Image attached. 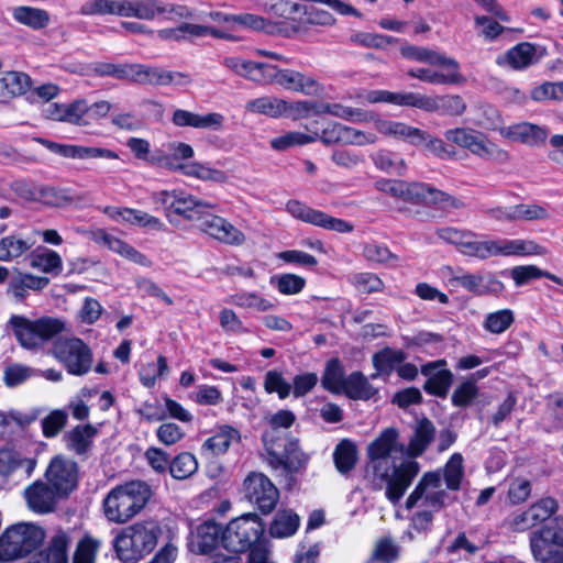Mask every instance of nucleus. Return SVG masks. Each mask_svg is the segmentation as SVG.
<instances>
[{"label": "nucleus", "instance_id": "21", "mask_svg": "<svg viewBox=\"0 0 563 563\" xmlns=\"http://www.w3.org/2000/svg\"><path fill=\"white\" fill-rule=\"evenodd\" d=\"M140 0H88L81 8L84 15H117L139 19Z\"/></svg>", "mask_w": 563, "mask_h": 563}, {"label": "nucleus", "instance_id": "8", "mask_svg": "<svg viewBox=\"0 0 563 563\" xmlns=\"http://www.w3.org/2000/svg\"><path fill=\"white\" fill-rule=\"evenodd\" d=\"M35 551V522H16L0 536V561L25 558Z\"/></svg>", "mask_w": 563, "mask_h": 563}, {"label": "nucleus", "instance_id": "62", "mask_svg": "<svg viewBox=\"0 0 563 563\" xmlns=\"http://www.w3.org/2000/svg\"><path fill=\"white\" fill-rule=\"evenodd\" d=\"M101 542L90 536H85L77 544L74 563H95Z\"/></svg>", "mask_w": 563, "mask_h": 563}, {"label": "nucleus", "instance_id": "55", "mask_svg": "<svg viewBox=\"0 0 563 563\" xmlns=\"http://www.w3.org/2000/svg\"><path fill=\"white\" fill-rule=\"evenodd\" d=\"M168 373V364L165 356L159 355L157 362H148L141 366L139 375L141 383L146 387H153L159 377Z\"/></svg>", "mask_w": 563, "mask_h": 563}, {"label": "nucleus", "instance_id": "29", "mask_svg": "<svg viewBox=\"0 0 563 563\" xmlns=\"http://www.w3.org/2000/svg\"><path fill=\"white\" fill-rule=\"evenodd\" d=\"M444 365L445 361H437L422 365L421 373L428 376L423 386L428 394L438 397L446 396L453 380V375L449 369L440 368Z\"/></svg>", "mask_w": 563, "mask_h": 563}, {"label": "nucleus", "instance_id": "20", "mask_svg": "<svg viewBox=\"0 0 563 563\" xmlns=\"http://www.w3.org/2000/svg\"><path fill=\"white\" fill-rule=\"evenodd\" d=\"M369 121L373 122L377 133L384 137L395 139L418 146L424 137V131L401 121L385 119L372 112Z\"/></svg>", "mask_w": 563, "mask_h": 563}, {"label": "nucleus", "instance_id": "28", "mask_svg": "<svg viewBox=\"0 0 563 563\" xmlns=\"http://www.w3.org/2000/svg\"><path fill=\"white\" fill-rule=\"evenodd\" d=\"M547 249L528 239H494V257L508 256H543Z\"/></svg>", "mask_w": 563, "mask_h": 563}, {"label": "nucleus", "instance_id": "3", "mask_svg": "<svg viewBox=\"0 0 563 563\" xmlns=\"http://www.w3.org/2000/svg\"><path fill=\"white\" fill-rule=\"evenodd\" d=\"M265 525L256 514H245L229 522L223 532L224 552L212 555L211 563H242L239 555L262 541Z\"/></svg>", "mask_w": 563, "mask_h": 563}, {"label": "nucleus", "instance_id": "23", "mask_svg": "<svg viewBox=\"0 0 563 563\" xmlns=\"http://www.w3.org/2000/svg\"><path fill=\"white\" fill-rule=\"evenodd\" d=\"M274 82L286 90L303 93L306 96H320L324 87L312 76L291 69H278L276 67Z\"/></svg>", "mask_w": 563, "mask_h": 563}, {"label": "nucleus", "instance_id": "32", "mask_svg": "<svg viewBox=\"0 0 563 563\" xmlns=\"http://www.w3.org/2000/svg\"><path fill=\"white\" fill-rule=\"evenodd\" d=\"M356 99L361 103H391L401 107L416 108L417 92H393L388 90H362L357 92Z\"/></svg>", "mask_w": 563, "mask_h": 563}, {"label": "nucleus", "instance_id": "50", "mask_svg": "<svg viewBox=\"0 0 563 563\" xmlns=\"http://www.w3.org/2000/svg\"><path fill=\"white\" fill-rule=\"evenodd\" d=\"M463 456L460 453H454L445 463L442 475L448 489L459 490L464 478ZM441 474L440 472H438Z\"/></svg>", "mask_w": 563, "mask_h": 563}, {"label": "nucleus", "instance_id": "25", "mask_svg": "<svg viewBox=\"0 0 563 563\" xmlns=\"http://www.w3.org/2000/svg\"><path fill=\"white\" fill-rule=\"evenodd\" d=\"M405 200L438 205L441 208H460L462 202L456 198L423 183L406 181Z\"/></svg>", "mask_w": 563, "mask_h": 563}, {"label": "nucleus", "instance_id": "18", "mask_svg": "<svg viewBox=\"0 0 563 563\" xmlns=\"http://www.w3.org/2000/svg\"><path fill=\"white\" fill-rule=\"evenodd\" d=\"M434 66H440L444 70L419 67L408 70L407 74L409 77L433 85H460L465 81L460 73V65L454 58L444 56V60H438Z\"/></svg>", "mask_w": 563, "mask_h": 563}, {"label": "nucleus", "instance_id": "12", "mask_svg": "<svg viewBox=\"0 0 563 563\" xmlns=\"http://www.w3.org/2000/svg\"><path fill=\"white\" fill-rule=\"evenodd\" d=\"M533 558L540 563H563V527L547 526L530 537Z\"/></svg>", "mask_w": 563, "mask_h": 563}, {"label": "nucleus", "instance_id": "46", "mask_svg": "<svg viewBox=\"0 0 563 563\" xmlns=\"http://www.w3.org/2000/svg\"><path fill=\"white\" fill-rule=\"evenodd\" d=\"M227 302L242 309H251L258 312H266L275 308L274 302L253 291L234 294L227 299Z\"/></svg>", "mask_w": 563, "mask_h": 563}, {"label": "nucleus", "instance_id": "44", "mask_svg": "<svg viewBox=\"0 0 563 563\" xmlns=\"http://www.w3.org/2000/svg\"><path fill=\"white\" fill-rule=\"evenodd\" d=\"M434 434L433 423L428 419L420 420L408 444V454L412 457L421 455L433 440Z\"/></svg>", "mask_w": 563, "mask_h": 563}, {"label": "nucleus", "instance_id": "59", "mask_svg": "<svg viewBox=\"0 0 563 563\" xmlns=\"http://www.w3.org/2000/svg\"><path fill=\"white\" fill-rule=\"evenodd\" d=\"M168 155L162 156L157 162L169 169L170 164H183L181 161L194 157L195 151L191 145L184 142H172L167 145Z\"/></svg>", "mask_w": 563, "mask_h": 563}, {"label": "nucleus", "instance_id": "15", "mask_svg": "<svg viewBox=\"0 0 563 563\" xmlns=\"http://www.w3.org/2000/svg\"><path fill=\"white\" fill-rule=\"evenodd\" d=\"M131 81L141 85L184 87L192 82L188 73L172 71L162 67L132 64Z\"/></svg>", "mask_w": 563, "mask_h": 563}, {"label": "nucleus", "instance_id": "42", "mask_svg": "<svg viewBox=\"0 0 563 563\" xmlns=\"http://www.w3.org/2000/svg\"><path fill=\"white\" fill-rule=\"evenodd\" d=\"M299 516L290 509H282L276 512L269 533L274 538H288L296 533L299 527Z\"/></svg>", "mask_w": 563, "mask_h": 563}, {"label": "nucleus", "instance_id": "1", "mask_svg": "<svg viewBox=\"0 0 563 563\" xmlns=\"http://www.w3.org/2000/svg\"><path fill=\"white\" fill-rule=\"evenodd\" d=\"M397 453H404V445L398 442V431L394 428L385 429L367 448L368 468L375 479L386 483L385 495L393 504L401 499L419 473V464L413 460L396 465Z\"/></svg>", "mask_w": 563, "mask_h": 563}, {"label": "nucleus", "instance_id": "47", "mask_svg": "<svg viewBox=\"0 0 563 563\" xmlns=\"http://www.w3.org/2000/svg\"><path fill=\"white\" fill-rule=\"evenodd\" d=\"M371 157L375 167L384 173L404 175L407 169L405 159L391 151L379 150Z\"/></svg>", "mask_w": 563, "mask_h": 563}, {"label": "nucleus", "instance_id": "41", "mask_svg": "<svg viewBox=\"0 0 563 563\" xmlns=\"http://www.w3.org/2000/svg\"><path fill=\"white\" fill-rule=\"evenodd\" d=\"M97 429L91 424L77 426L65 434L66 446L78 455L86 454L90 449Z\"/></svg>", "mask_w": 563, "mask_h": 563}, {"label": "nucleus", "instance_id": "17", "mask_svg": "<svg viewBox=\"0 0 563 563\" xmlns=\"http://www.w3.org/2000/svg\"><path fill=\"white\" fill-rule=\"evenodd\" d=\"M442 272L451 285L461 286L475 295L497 294L504 289V284L492 273L470 274L461 272L457 274L451 266H444Z\"/></svg>", "mask_w": 563, "mask_h": 563}, {"label": "nucleus", "instance_id": "45", "mask_svg": "<svg viewBox=\"0 0 563 563\" xmlns=\"http://www.w3.org/2000/svg\"><path fill=\"white\" fill-rule=\"evenodd\" d=\"M375 393V388L367 378L362 373L354 372L346 377L341 394H345L352 399H369Z\"/></svg>", "mask_w": 563, "mask_h": 563}, {"label": "nucleus", "instance_id": "52", "mask_svg": "<svg viewBox=\"0 0 563 563\" xmlns=\"http://www.w3.org/2000/svg\"><path fill=\"white\" fill-rule=\"evenodd\" d=\"M318 115H320V101L318 100H286L285 118L297 121Z\"/></svg>", "mask_w": 563, "mask_h": 563}, {"label": "nucleus", "instance_id": "43", "mask_svg": "<svg viewBox=\"0 0 563 563\" xmlns=\"http://www.w3.org/2000/svg\"><path fill=\"white\" fill-rule=\"evenodd\" d=\"M286 100L273 96H263L250 100L245 108L249 112L271 118H280L285 114Z\"/></svg>", "mask_w": 563, "mask_h": 563}, {"label": "nucleus", "instance_id": "2", "mask_svg": "<svg viewBox=\"0 0 563 563\" xmlns=\"http://www.w3.org/2000/svg\"><path fill=\"white\" fill-rule=\"evenodd\" d=\"M449 494L442 488L439 473H427L406 500V508H420L411 518V528L427 532L432 527L433 514L446 504Z\"/></svg>", "mask_w": 563, "mask_h": 563}, {"label": "nucleus", "instance_id": "49", "mask_svg": "<svg viewBox=\"0 0 563 563\" xmlns=\"http://www.w3.org/2000/svg\"><path fill=\"white\" fill-rule=\"evenodd\" d=\"M241 30L265 32L268 34H274L278 31L276 23L253 13L235 14V32Z\"/></svg>", "mask_w": 563, "mask_h": 563}, {"label": "nucleus", "instance_id": "63", "mask_svg": "<svg viewBox=\"0 0 563 563\" xmlns=\"http://www.w3.org/2000/svg\"><path fill=\"white\" fill-rule=\"evenodd\" d=\"M33 368L19 363H11L4 367L3 382L8 387H16L33 376Z\"/></svg>", "mask_w": 563, "mask_h": 563}, {"label": "nucleus", "instance_id": "7", "mask_svg": "<svg viewBox=\"0 0 563 563\" xmlns=\"http://www.w3.org/2000/svg\"><path fill=\"white\" fill-rule=\"evenodd\" d=\"M437 235L442 241L455 246L463 256L485 261L494 257V239L478 235L471 230L441 228Z\"/></svg>", "mask_w": 563, "mask_h": 563}, {"label": "nucleus", "instance_id": "48", "mask_svg": "<svg viewBox=\"0 0 563 563\" xmlns=\"http://www.w3.org/2000/svg\"><path fill=\"white\" fill-rule=\"evenodd\" d=\"M345 379L346 377L344 375V369L340 360H330L325 365L321 378L323 388L333 394H341Z\"/></svg>", "mask_w": 563, "mask_h": 563}, {"label": "nucleus", "instance_id": "40", "mask_svg": "<svg viewBox=\"0 0 563 563\" xmlns=\"http://www.w3.org/2000/svg\"><path fill=\"white\" fill-rule=\"evenodd\" d=\"M68 537L64 532L54 534L48 545L41 551L37 563H68Z\"/></svg>", "mask_w": 563, "mask_h": 563}, {"label": "nucleus", "instance_id": "35", "mask_svg": "<svg viewBox=\"0 0 563 563\" xmlns=\"http://www.w3.org/2000/svg\"><path fill=\"white\" fill-rule=\"evenodd\" d=\"M536 57V46L523 42L508 49L504 55L497 57L499 66H509L512 69H523L532 64Z\"/></svg>", "mask_w": 563, "mask_h": 563}, {"label": "nucleus", "instance_id": "34", "mask_svg": "<svg viewBox=\"0 0 563 563\" xmlns=\"http://www.w3.org/2000/svg\"><path fill=\"white\" fill-rule=\"evenodd\" d=\"M169 170L179 172L187 177H194L202 181L222 184L228 180V176L224 172L196 161L177 165L170 164Z\"/></svg>", "mask_w": 563, "mask_h": 563}, {"label": "nucleus", "instance_id": "13", "mask_svg": "<svg viewBox=\"0 0 563 563\" xmlns=\"http://www.w3.org/2000/svg\"><path fill=\"white\" fill-rule=\"evenodd\" d=\"M285 209L292 218L324 230L335 231L338 233H350L353 231V225L350 222L331 217L299 200L292 199L287 201Z\"/></svg>", "mask_w": 563, "mask_h": 563}, {"label": "nucleus", "instance_id": "54", "mask_svg": "<svg viewBox=\"0 0 563 563\" xmlns=\"http://www.w3.org/2000/svg\"><path fill=\"white\" fill-rule=\"evenodd\" d=\"M198 470V462L194 454L183 452L169 464V473L175 479H187Z\"/></svg>", "mask_w": 563, "mask_h": 563}, {"label": "nucleus", "instance_id": "58", "mask_svg": "<svg viewBox=\"0 0 563 563\" xmlns=\"http://www.w3.org/2000/svg\"><path fill=\"white\" fill-rule=\"evenodd\" d=\"M353 126H349L339 122H332L323 129L319 137L324 144L340 143L350 145Z\"/></svg>", "mask_w": 563, "mask_h": 563}, {"label": "nucleus", "instance_id": "60", "mask_svg": "<svg viewBox=\"0 0 563 563\" xmlns=\"http://www.w3.org/2000/svg\"><path fill=\"white\" fill-rule=\"evenodd\" d=\"M406 354L401 350L386 347L374 354L373 365L377 372L384 373L390 371L396 364L405 361Z\"/></svg>", "mask_w": 563, "mask_h": 563}, {"label": "nucleus", "instance_id": "22", "mask_svg": "<svg viewBox=\"0 0 563 563\" xmlns=\"http://www.w3.org/2000/svg\"><path fill=\"white\" fill-rule=\"evenodd\" d=\"M37 143L44 145L52 153L57 154L59 156L73 159H93V158H104V159H118L119 155L117 152L98 146H84L76 144H62L52 142L48 140L37 139Z\"/></svg>", "mask_w": 563, "mask_h": 563}, {"label": "nucleus", "instance_id": "16", "mask_svg": "<svg viewBox=\"0 0 563 563\" xmlns=\"http://www.w3.org/2000/svg\"><path fill=\"white\" fill-rule=\"evenodd\" d=\"M223 532L222 528L216 522L207 521L199 525L191 531L188 539L190 552L208 555L209 563H211L212 555L219 552L225 553L222 542Z\"/></svg>", "mask_w": 563, "mask_h": 563}, {"label": "nucleus", "instance_id": "30", "mask_svg": "<svg viewBox=\"0 0 563 563\" xmlns=\"http://www.w3.org/2000/svg\"><path fill=\"white\" fill-rule=\"evenodd\" d=\"M225 119L219 112H209L206 114L195 113L184 109H177L172 115V122L176 126L196 128V129H211L219 131L223 128Z\"/></svg>", "mask_w": 563, "mask_h": 563}, {"label": "nucleus", "instance_id": "33", "mask_svg": "<svg viewBox=\"0 0 563 563\" xmlns=\"http://www.w3.org/2000/svg\"><path fill=\"white\" fill-rule=\"evenodd\" d=\"M64 269L60 255L45 246H37V271L47 275L46 277L37 276V290L46 287L49 278L58 277Z\"/></svg>", "mask_w": 563, "mask_h": 563}, {"label": "nucleus", "instance_id": "10", "mask_svg": "<svg viewBox=\"0 0 563 563\" xmlns=\"http://www.w3.org/2000/svg\"><path fill=\"white\" fill-rule=\"evenodd\" d=\"M444 136L448 142L465 148L484 159L503 161L508 156L506 151L489 141L485 134L470 128L449 129L445 131Z\"/></svg>", "mask_w": 563, "mask_h": 563}, {"label": "nucleus", "instance_id": "64", "mask_svg": "<svg viewBox=\"0 0 563 563\" xmlns=\"http://www.w3.org/2000/svg\"><path fill=\"white\" fill-rule=\"evenodd\" d=\"M264 389L268 394L276 393L280 399H286L291 394V385L278 371H268L265 374Z\"/></svg>", "mask_w": 563, "mask_h": 563}, {"label": "nucleus", "instance_id": "9", "mask_svg": "<svg viewBox=\"0 0 563 563\" xmlns=\"http://www.w3.org/2000/svg\"><path fill=\"white\" fill-rule=\"evenodd\" d=\"M53 355L75 376H84L92 367V351L79 338L58 339L53 344Z\"/></svg>", "mask_w": 563, "mask_h": 563}, {"label": "nucleus", "instance_id": "31", "mask_svg": "<svg viewBox=\"0 0 563 563\" xmlns=\"http://www.w3.org/2000/svg\"><path fill=\"white\" fill-rule=\"evenodd\" d=\"M499 133L503 137L514 142H520L529 146H538L548 137L547 129L529 122H521L501 128Z\"/></svg>", "mask_w": 563, "mask_h": 563}, {"label": "nucleus", "instance_id": "56", "mask_svg": "<svg viewBox=\"0 0 563 563\" xmlns=\"http://www.w3.org/2000/svg\"><path fill=\"white\" fill-rule=\"evenodd\" d=\"M515 321V316L510 309H501L490 312L486 316L484 321V329L494 334L505 332Z\"/></svg>", "mask_w": 563, "mask_h": 563}, {"label": "nucleus", "instance_id": "61", "mask_svg": "<svg viewBox=\"0 0 563 563\" xmlns=\"http://www.w3.org/2000/svg\"><path fill=\"white\" fill-rule=\"evenodd\" d=\"M87 112L88 102L85 99H76L70 103H65L64 122L79 126L89 125Z\"/></svg>", "mask_w": 563, "mask_h": 563}, {"label": "nucleus", "instance_id": "37", "mask_svg": "<svg viewBox=\"0 0 563 563\" xmlns=\"http://www.w3.org/2000/svg\"><path fill=\"white\" fill-rule=\"evenodd\" d=\"M35 415H23L18 411L0 412V438L12 440L14 435L23 433L34 421Z\"/></svg>", "mask_w": 563, "mask_h": 563}, {"label": "nucleus", "instance_id": "19", "mask_svg": "<svg viewBox=\"0 0 563 563\" xmlns=\"http://www.w3.org/2000/svg\"><path fill=\"white\" fill-rule=\"evenodd\" d=\"M265 449L267 464L275 470L283 468L286 472H298L309 461V456L301 451L297 440L287 441L283 453L275 451L273 443L267 440H265Z\"/></svg>", "mask_w": 563, "mask_h": 563}, {"label": "nucleus", "instance_id": "14", "mask_svg": "<svg viewBox=\"0 0 563 563\" xmlns=\"http://www.w3.org/2000/svg\"><path fill=\"white\" fill-rule=\"evenodd\" d=\"M45 479L55 494L68 496L78 484V465L70 459L56 455L45 471Z\"/></svg>", "mask_w": 563, "mask_h": 563}, {"label": "nucleus", "instance_id": "39", "mask_svg": "<svg viewBox=\"0 0 563 563\" xmlns=\"http://www.w3.org/2000/svg\"><path fill=\"white\" fill-rule=\"evenodd\" d=\"M329 114L355 123L369 122L372 112L339 102L320 101V115Z\"/></svg>", "mask_w": 563, "mask_h": 563}, {"label": "nucleus", "instance_id": "26", "mask_svg": "<svg viewBox=\"0 0 563 563\" xmlns=\"http://www.w3.org/2000/svg\"><path fill=\"white\" fill-rule=\"evenodd\" d=\"M199 229L214 240L229 245L238 246L245 242V234L241 230L227 219L210 212L207 214L206 220L199 224Z\"/></svg>", "mask_w": 563, "mask_h": 563}, {"label": "nucleus", "instance_id": "4", "mask_svg": "<svg viewBox=\"0 0 563 563\" xmlns=\"http://www.w3.org/2000/svg\"><path fill=\"white\" fill-rule=\"evenodd\" d=\"M162 534L156 520H143L121 530L113 541L117 556L122 562H137L157 545Z\"/></svg>", "mask_w": 563, "mask_h": 563}, {"label": "nucleus", "instance_id": "36", "mask_svg": "<svg viewBox=\"0 0 563 563\" xmlns=\"http://www.w3.org/2000/svg\"><path fill=\"white\" fill-rule=\"evenodd\" d=\"M31 85L29 75L21 71H7L0 77V99L7 101L24 95Z\"/></svg>", "mask_w": 563, "mask_h": 563}, {"label": "nucleus", "instance_id": "27", "mask_svg": "<svg viewBox=\"0 0 563 563\" xmlns=\"http://www.w3.org/2000/svg\"><path fill=\"white\" fill-rule=\"evenodd\" d=\"M416 108L427 112H440L443 115H462L466 110L464 99L459 95L426 96L417 93Z\"/></svg>", "mask_w": 563, "mask_h": 563}, {"label": "nucleus", "instance_id": "57", "mask_svg": "<svg viewBox=\"0 0 563 563\" xmlns=\"http://www.w3.org/2000/svg\"><path fill=\"white\" fill-rule=\"evenodd\" d=\"M319 139V134L316 132L313 134H307L298 131L288 132L284 135L274 137L271 140V146L274 150L283 151L290 146L295 145H305L312 143Z\"/></svg>", "mask_w": 563, "mask_h": 563}, {"label": "nucleus", "instance_id": "11", "mask_svg": "<svg viewBox=\"0 0 563 563\" xmlns=\"http://www.w3.org/2000/svg\"><path fill=\"white\" fill-rule=\"evenodd\" d=\"M242 494L264 515L272 512L279 499L277 487L265 474L260 472H251L244 478Z\"/></svg>", "mask_w": 563, "mask_h": 563}, {"label": "nucleus", "instance_id": "51", "mask_svg": "<svg viewBox=\"0 0 563 563\" xmlns=\"http://www.w3.org/2000/svg\"><path fill=\"white\" fill-rule=\"evenodd\" d=\"M9 323L21 345L35 347V321H31L23 316L12 314Z\"/></svg>", "mask_w": 563, "mask_h": 563}, {"label": "nucleus", "instance_id": "6", "mask_svg": "<svg viewBox=\"0 0 563 563\" xmlns=\"http://www.w3.org/2000/svg\"><path fill=\"white\" fill-rule=\"evenodd\" d=\"M151 199L161 206L170 223L174 218L181 217L188 221L198 222V225L206 220L211 205L197 199L195 196L177 190H161L152 194Z\"/></svg>", "mask_w": 563, "mask_h": 563}, {"label": "nucleus", "instance_id": "5", "mask_svg": "<svg viewBox=\"0 0 563 563\" xmlns=\"http://www.w3.org/2000/svg\"><path fill=\"white\" fill-rule=\"evenodd\" d=\"M151 498V488L141 481H132L111 489L103 501L109 521L124 523L136 516Z\"/></svg>", "mask_w": 563, "mask_h": 563}, {"label": "nucleus", "instance_id": "53", "mask_svg": "<svg viewBox=\"0 0 563 563\" xmlns=\"http://www.w3.org/2000/svg\"><path fill=\"white\" fill-rule=\"evenodd\" d=\"M356 446L349 440L341 441L334 450V463L338 471L342 474L350 472L356 463Z\"/></svg>", "mask_w": 563, "mask_h": 563}, {"label": "nucleus", "instance_id": "24", "mask_svg": "<svg viewBox=\"0 0 563 563\" xmlns=\"http://www.w3.org/2000/svg\"><path fill=\"white\" fill-rule=\"evenodd\" d=\"M139 20H168L175 21L179 19L192 18V11L180 4H169L159 0H140Z\"/></svg>", "mask_w": 563, "mask_h": 563}, {"label": "nucleus", "instance_id": "38", "mask_svg": "<svg viewBox=\"0 0 563 563\" xmlns=\"http://www.w3.org/2000/svg\"><path fill=\"white\" fill-rule=\"evenodd\" d=\"M241 440L240 431L231 426H220L216 433L208 438L203 443V449L214 455L225 453L230 445Z\"/></svg>", "mask_w": 563, "mask_h": 563}]
</instances>
